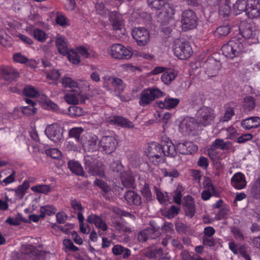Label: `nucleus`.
<instances>
[{"instance_id": "f257e3e1", "label": "nucleus", "mask_w": 260, "mask_h": 260, "mask_svg": "<svg viewBox=\"0 0 260 260\" xmlns=\"http://www.w3.org/2000/svg\"><path fill=\"white\" fill-rule=\"evenodd\" d=\"M197 121L193 118H187L182 121L179 125V131L182 133L189 134L196 131L201 125L206 126L212 124L215 117L214 110L209 107L201 108L197 113Z\"/></svg>"}, {"instance_id": "f03ea898", "label": "nucleus", "mask_w": 260, "mask_h": 260, "mask_svg": "<svg viewBox=\"0 0 260 260\" xmlns=\"http://www.w3.org/2000/svg\"><path fill=\"white\" fill-rule=\"evenodd\" d=\"M80 143L85 150H99L105 154L115 151L118 145L117 139L112 135L104 136L100 140L95 135H87L82 137Z\"/></svg>"}, {"instance_id": "7ed1b4c3", "label": "nucleus", "mask_w": 260, "mask_h": 260, "mask_svg": "<svg viewBox=\"0 0 260 260\" xmlns=\"http://www.w3.org/2000/svg\"><path fill=\"white\" fill-rule=\"evenodd\" d=\"M172 49L174 55L180 59L188 58L193 53L189 43L183 39L175 40L172 44Z\"/></svg>"}, {"instance_id": "20e7f679", "label": "nucleus", "mask_w": 260, "mask_h": 260, "mask_svg": "<svg viewBox=\"0 0 260 260\" xmlns=\"http://www.w3.org/2000/svg\"><path fill=\"white\" fill-rule=\"evenodd\" d=\"M107 50L109 55L116 59L127 60L132 57L133 54L132 48L119 43L111 45Z\"/></svg>"}, {"instance_id": "39448f33", "label": "nucleus", "mask_w": 260, "mask_h": 260, "mask_svg": "<svg viewBox=\"0 0 260 260\" xmlns=\"http://www.w3.org/2000/svg\"><path fill=\"white\" fill-rule=\"evenodd\" d=\"M243 42L234 39L222 47L223 54L226 57L233 58L238 56L243 51Z\"/></svg>"}, {"instance_id": "423d86ee", "label": "nucleus", "mask_w": 260, "mask_h": 260, "mask_svg": "<svg viewBox=\"0 0 260 260\" xmlns=\"http://www.w3.org/2000/svg\"><path fill=\"white\" fill-rule=\"evenodd\" d=\"M164 93L157 88H148L143 90L140 94L139 104L144 107L155 99L162 96Z\"/></svg>"}, {"instance_id": "0eeeda50", "label": "nucleus", "mask_w": 260, "mask_h": 260, "mask_svg": "<svg viewBox=\"0 0 260 260\" xmlns=\"http://www.w3.org/2000/svg\"><path fill=\"white\" fill-rule=\"evenodd\" d=\"M181 27L184 31L192 29L197 26V16L193 11L190 10L184 11L182 15Z\"/></svg>"}, {"instance_id": "6e6552de", "label": "nucleus", "mask_w": 260, "mask_h": 260, "mask_svg": "<svg viewBox=\"0 0 260 260\" xmlns=\"http://www.w3.org/2000/svg\"><path fill=\"white\" fill-rule=\"evenodd\" d=\"M47 137L55 143L63 139V133L60 126L57 123H53L47 126L45 131Z\"/></svg>"}, {"instance_id": "1a4fd4ad", "label": "nucleus", "mask_w": 260, "mask_h": 260, "mask_svg": "<svg viewBox=\"0 0 260 260\" xmlns=\"http://www.w3.org/2000/svg\"><path fill=\"white\" fill-rule=\"evenodd\" d=\"M110 20L116 33L120 36L125 34V28L123 19L121 15L116 12H112L110 14Z\"/></svg>"}, {"instance_id": "9d476101", "label": "nucleus", "mask_w": 260, "mask_h": 260, "mask_svg": "<svg viewBox=\"0 0 260 260\" xmlns=\"http://www.w3.org/2000/svg\"><path fill=\"white\" fill-rule=\"evenodd\" d=\"M132 35L140 46L145 45L150 40L149 32L144 27L135 28L133 30Z\"/></svg>"}, {"instance_id": "9b49d317", "label": "nucleus", "mask_w": 260, "mask_h": 260, "mask_svg": "<svg viewBox=\"0 0 260 260\" xmlns=\"http://www.w3.org/2000/svg\"><path fill=\"white\" fill-rule=\"evenodd\" d=\"M19 76L17 71L12 66H2L0 67V78L7 81H13Z\"/></svg>"}, {"instance_id": "f8f14e48", "label": "nucleus", "mask_w": 260, "mask_h": 260, "mask_svg": "<svg viewBox=\"0 0 260 260\" xmlns=\"http://www.w3.org/2000/svg\"><path fill=\"white\" fill-rule=\"evenodd\" d=\"M246 15L251 19L260 18V0H249Z\"/></svg>"}, {"instance_id": "ddd939ff", "label": "nucleus", "mask_w": 260, "mask_h": 260, "mask_svg": "<svg viewBox=\"0 0 260 260\" xmlns=\"http://www.w3.org/2000/svg\"><path fill=\"white\" fill-rule=\"evenodd\" d=\"M64 99L68 104L76 105L78 104L79 101L85 102L86 97L81 93L80 90L72 89V91L66 94Z\"/></svg>"}, {"instance_id": "4468645a", "label": "nucleus", "mask_w": 260, "mask_h": 260, "mask_svg": "<svg viewBox=\"0 0 260 260\" xmlns=\"http://www.w3.org/2000/svg\"><path fill=\"white\" fill-rule=\"evenodd\" d=\"M203 185L205 188L202 193V198L203 200L206 201L209 200L212 196H218V192L209 178H206L205 179Z\"/></svg>"}, {"instance_id": "2eb2a0df", "label": "nucleus", "mask_w": 260, "mask_h": 260, "mask_svg": "<svg viewBox=\"0 0 260 260\" xmlns=\"http://www.w3.org/2000/svg\"><path fill=\"white\" fill-rule=\"evenodd\" d=\"M177 151L182 154H192L198 149L197 145L191 142H181L177 144Z\"/></svg>"}, {"instance_id": "dca6fc26", "label": "nucleus", "mask_w": 260, "mask_h": 260, "mask_svg": "<svg viewBox=\"0 0 260 260\" xmlns=\"http://www.w3.org/2000/svg\"><path fill=\"white\" fill-rule=\"evenodd\" d=\"M107 122L111 124L117 125L122 127L133 128V123L128 119L119 116H111L106 119Z\"/></svg>"}, {"instance_id": "f3484780", "label": "nucleus", "mask_w": 260, "mask_h": 260, "mask_svg": "<svg viewBox=\"0 0 260 260\" xmlns=\"http://www.w3.org/2000/svg\"><path fill=\"white\" fill-rule=\"evenodd\" d=\"M180 100L178 98H173L167 96L163 101H158L155 103L156 106L160 109L171 110L175 108L179 103Z\"/></svg>"}, {"instance_id": "a211bd4d", "label": "nucleus", "mask_w": 260, "mask_h": 260, "mask_svg": "<svg viewBox=\"0 0 260 260\" xmlns=\"http://www.w3.org/2000/svg\"><path fill=\"white\" fill-rule=\"evenodd\" d=\"M25 30L29 35L33 36L39 42H44L48 38V35L44 31L39 28H35L31 25L27 26Z\"/></svg>"}, {"instance_id": "6ab92c4d", "label": "nucleus", "mask_w": 260, "mask_h": 260, "mask_svg": "<svg viewBox=\"0 0 260 260\" xmlns=\"http://www.w3.org/2000/svg\"><path fill=\"white\" fill-rule=\"evenodd\" d=\"M231 184L237 189L244 188L246 185L244 175L240 172L235 174L231 178Z\"/></svg>"}, {"instance_id": "aec40b11", "label": "nucleus", "mask_w": 260, "mask_h": 260, "mask_svg": "<svg viewBox=\"0 0 260 260\" xmlns=\"http://www.w3.org/2000/svg\"><path fill=\"white\" fill-rule=\"evenodd\" d=\"M161 146L164 155L170 157H174L177 152V147L175 146L173 142L167 139L162 142Z\"/></svg>"}, {"instance_id": "412c9836", "label": "nucleus", "mask_w": 260, "mask_h": 260, "mask_svg": "<svg viewBox=\"0 0 260 260\" xmlns=\"http://www.w3.org/2000/svg\"><path fill=\"white\" fill-rule=\"evenodd\" d=\"M55 45L58 52L63 55H66L69 50L67 39L63 36L57 35L55 40Z\"/></svg>"}, {"instance_id": "4be33fe9", "label": "nucleus", "mask_w": 260, "mask_h": 260, "mask_svg": "<svg viewBox=\"0 0 260 260\" xmlns=\"http://www.w3.org/2000/svg\"><path fill=\"white\" fill-rule=\"evenodd\" d=\"M87 221L90 223L94 224L97 228L103 231L107 229L106 223L99 216L95 214L88 215L87 217Z\"/></svg>"}, {"instance_id": "5701e85b", "label": "nucleus", "mask_w": 260, "mask_h": 260, "mask_svg": "<svg viewBox=\"0 0 260 260\" xmlns=\"http://www.w3.org/2000/svg\"><path fill=\"white\" fill-rule=\"evenodd\" d=\"M254 27L249 23H242L240 27L241 36L245 39H251L254 35Z\"/></svg>"}, {"instance_id": "b1692460", "label": "nucleus", "mask_w": 260, "mask_h": 260, "mask_svg": "<svg viewBox=\"0 0 260 260\" xmlns=\"http://www.w3.org/2000/svg\"><path fill=\"white\" fill-rule=\"evenodd\" d=\"M242 127L246 129L256 128L260 126V118L258 117H251L242 121Z\"/></svg>"}, {"instance_id": "393cba45", "label": "nucleus", "mask_w": 260, "mask_h": 260, "mask_svg": "<svg viewBox=\"0 0 260 260\" xmlns=\"http://www.w3.org/2000/svg\"><path fill=\"white\" fill-rule=\"evenodd\" d=\"M80 57L82 56L84 58H96L97 53L90 48H87L84 46H80L76 48Z\"/></svg>"}, {"instance_id": "a878e982", "label": "nucleus", "mask_w": 260, "mask_h": 260, "mask_svg": "<svg viewBox=\"0 0 260 260\" xmlns=\"http://www.w3.org/2000/svg\"><path fill=\"white\" fill-rule=\"evenodd\" d=\"M124 197L127 203L130 205H139L141 203V197L133 191H127Z\"/></svg>"}, {"instance_id": "bb28decb", "label": "nucleus", "mask_w": 260, "mask_h": 260, "mask_svg": "<svg viewBox=\"0 0 260 260\" xmlns=\"http://www.w3.org/2000/svg\"><path fill=\"white\" fill-rule=\"evenodd\" d=\"M56 211V208L52 205L41 206L39 210L42 219H44L46 216H51L55 214Z\"/></svg>"}, {"instance_id": "cd10ccee", "label": "nucleus", "mask_w": 260, "mask_h": 260, "mask_svg": "<svg viewBox=\"0 0 260 260\" xmlns=\"http://www.w3.org/2000/svg\"><path fill=\"white\" fill-rule=\"evenodd\" d=\"M61 83L63 88L69 91H72V89L80 90L78 82L70 77L63 78Z\"/></svg>"}, {"instance_id": "c85d7f7f", "label": "nucleus", "mask_w": 260, "mask_h": 260, "mask_svg": "<svg viewBox=\"0 0 260 260\" xmlns=\"http://www.w3.org/2000/svg\"><path fill=\"white\" fill-rule=\"evenodd\" d=\"M162 152L163 150H162L161 146L156 142H152L149 144L145 151L147 157L152 156V155L154 154H157Z\"/></svg>"}, {"instance_id": "c756f323", "label": "nucleus", "mask_w": 260, "mask_h": 260, "mask_svg": "<svg viewBox=\"0 0 260 260\" xmlns=\"http://www.w3.org/2000/svg\"><path fill=\"white\" fill-rule=\"evenodd\" d=\"M186 203L185 205V211L186 215L192 217L195 212L194 204L192 197L187 196L185 198Z\"/></svg>"}, {"instance_id": "7c9ffc66", "label": "nucleus", "mask_w": 260, "mask_h": 260, "mask_svg": "<svg viewBox=\"0 0 260 260\" xmlns=\"http://www.w3.org/2000/svg\"><path fill=\"white\" fill-rule=\"evenodd\" d=\"M248 2L249 0H237L233 6L235 13L238 15L243 11H245L246 13Z\"/></svg>"}, {"instance_id": "2f4dec72", "label": "nucleus", "mask_w": 260, "mask_h": 260, "mask_svg": "<svg viewBox=\"0 0 260 260\" xmlns=\"http://www.w3.org/2000/svg\"><path fill=\"white\" fill-rule=\"evenodd\" d=\"M221 3L217 5L219 7V13L223 16H228L231 13V7L229 6L230 0H220Z\"/></svg>"}, {"instance_id": "473e14b6", "label": "nucleus", "mask_w": 260, "mask_h": 260, "mask_svg": "<svg viewBox=\"0 0 260 260\" xmlns=\"http://www.w3.org/2000/svg\"><path fill=\"white\" fill-rule=\"evenodd\" d=\"M70 170L77 175L83 176L84 171L81 165L76 161L71 160L68 162Z\"/></svg>"}, {"instance_id": "72a5a7b5", "label": "nucleus", "mask_w": 260, "mask_h": 260, "mask_svg": "<svg viewBox=\"0 0 260 260\" xmlns=\"http://www.w3.org/2000/svg\"><path fill=\"white\" fill-rule=\"evenodd\" d=\"M22 250L23 253L25 254L29 255L30 257L32 259H36L37 258L39 255V251L37 250L34 246L31 245L23 246Z\"/></svg>"}, {"instance_id": "f704fd0d", "label": "nucleus", "mask_w": 260, "mask_h": 260, "mask_svg": "<svg viewBox=\"0 0 260 260\" xmlns=\"http://www.w3.org/2000/svg\"><path fill=\"white\" fill-rule=\"evenodd\" d=\"M40 103L41 106L48 110H57L58 109V106L50 101L46 96L42 95L41 98Z\"/></svg>"}, {"instance_id": "c9c22d12", "label": "nucleus", "mask_w": 260, "mask_h": 260, "mask_svg": "<svg viewBox=\"0 0 260 260\" xmlns=\"http://www.w3.org/2000/svg\"><path fill=\"white\" fill-rule=\"evenodd\" d=\"M66 55L69 60L73 64H79L81 61L80 57L76 48L69 50Z\"/></svg>"}, {"instance_id": "e433bc0d", "label": "nucleus", "mask_w": 260, "mask_h": 260, "mask_svg": "<svg viewBox=\"0 0 260 260\" xmlns=\"http://www.w3.org/2000/svg\"><path fill=\"white\" fill-rule=\"evenodd\" d=\"M177 76V73L173 70H168L165 72L161 77L162 81L166 84H170Z\"/></svg>"}, {"instance_id": "4c0bfd02", "label": "nucleus", "mask_w": 260, "mask_h": 260, "mask_svg": "<svg viewBox=\"0 0 260 260\" xmlns=\"http://www.w3.org/2000/svg\"><path fill=\"white\" fill-rule=\"evenodd\" d=\"M12 44V39L0 27V44L5 47L10 46Z\"/></svg>"}, {"instance_id": "58836bf2", "label": "nucleus", "mask_w": 260, "mask_h": 260, "mask_svg": "<svg viewBox=\"0 0 260 260\" xmlns=\"http://www.w3.org/2000/svg\"><path fill=\"white\" fill-rule=\"evenodd\" d=\"M21 222H27V221L21 213H17L15 217H9L6 220V222L12 225H19Z\"/></svg>"}, {"instance_id": "ea45409f", "label": "nucleus", "mask_w": 260, "mask_h": 260, "mask_svg": "<svg viewBox=\"0 0 260 260\" xmlns=\"http://www.w3.org/2000/svg\"><path fill=\"white\" fill-rule=\"evenodd\" d=\"M31 190L36 193L47 194L51 190L50 185L46 184H39L33 186L31 187Z\"/></svg>"}, {"instance_id": "a19ab883", "label": "nucleus", "mask_w": 260, "mask_h": 260, "mask_svg": "<svg viewBox=\"0 0 260 260\" xmlns=\"http://www.w3.org/2000/svg\"><path fill=\"white\" fill-rule=\"evenodd\" d=\"M153 232L154 230L151 228H149L143 230L138 234V240L140 242H144L149 237H151V238H154V237L151 235V234L153 233Z\"/></svg>"}, {"instance_id": "79ce46f5", "label": "nucleus", "mask_w": 260, "mask_h": 260, "mask_svg": "<svg viewBox=\"0 0 260 260\" xmlns=\"http://www.w3.org/2000/svg\"><path fill=\"white\" fill-rule=\"evenodd\" d=\"M230 31V28L229 25H222L219 26L214 31V36L218 38L225 37L228 35Z\"/></svg>"}, {"instance_id": "37998d69", "label": "nucleus", "mask_w": 260, "mask_h": 260, "mask_svg": "<svg viewBox=\"0 0 260 260\" xmlns=\"http://www.w3.org/2000/svg\"><path fill=\"white\" fill-rule=\"evenodd\" d=\"M86 169L92 175H97L98 173L94 170L92 158L89 156H86L84 158Z\"/></svg>"}, {"instance_id": "c03bdc74", "label": "nucleus", "mask_w": 260, "mask_h": 260, "mask_svg": "<svg viewBox=\"0 0 260 260\" xmlns=\"http://www.w3.org/2000/svg\"><path fill=\"white\" fill-rule=\"evenodd\" d=\"M125 173H120L122 183L125 187H131L133 185L134 178L129 174L127 175V177H125Z\"/></svg>"}, {"instance_id": "a18cd8bd", "label": "nucleus", "mask_w": 260, "mask_h": 260, "mask_svg": "<svg viewBox=\"0 0 260 260\" xmlns=\"http://www.w3.org/2000/svg\"><path fill=\"white\" fill-rule=\"evenodd\" d=\"M150 161L155 165H158L165 161V156L162 152L148 157Z\"/></svg>"}, {"instance_id": "49530a36", "label": "nucleus", "mask_w": 260, "mask_h": 260, "mask_svg": "<svg viewBox=\"0 0 260 260\" xmlns=\"http://www.w3.org/2000/svg\"><path fill=\"white\" fill-rule=\"evenodd\" d=\"M116 77L107 75L103 78V86L108 90L112 89Z\"/></svg>"}, {"instance_id": "de8ad7c7", "label": "nucleus", "mask_w": 260, "mask_h": 260, "mask_svg": "<svg viewBox=\"0 0 260 260\" xmlns=\"http://www.w3.org/2000/svg\"><path fill=\"white\" fill-rule=\"evenodd\" d=\"M213 147L216 149H226L230 146V144L228 141H224L222 139H216L212 144Z\"/></svg>"}, {"instance_id": "09e8293b", "label": "nucleus", "mask_w": 260, "mask_h": 260, "mask_svg": "<svg viewBox=\"0 0 260 260\" xmlns=\"http://www.w3.org/2000/svg\"><path fill=\"white\" fill-rule=\"evenodd\" d=\"M114 82L112 89H114L115 92L120 93L124 90L125 85L121 79L116 77Z\"/></svg>"}, {"instance_id": "8fccbe9b", "label": "nucleus", "mask_w": 260, "mask_h": 260, "mask_svg": "<svg viewBox=\"0 0 260 260\" xmlns=\"http://www.w3.org/2000/svg\"><path fill=\"white\" fill-rule=\"evenodd\" d=\"M64 246V250L66 252L69 251H76L78 250V248L75 246L72 241L70 239H64L63 241Z\"/></svg>"}, {"instance_id": "3c124183", "label": "nucleus", "mask_w": 260, "mask_h": 260, "mask_svg": "<svg viewBox=\"0 0 260 260\" xmlns=\"http://www.w3.org/2000/svg\"><path fill=\"white\" fill-rule=\"evenodd\" d=\"M71 206L75 212L78 214V219H79L80 215H83L84 211L83 208L82 207L81 204L76 200L71 201Z\"/></svg>"}, {"instance_id": "603ef678", "label": "nucleus", "mask_w": 260, "mask_h": 260, "mask_svg": "<svg viewBox=\"0 0 260 260\" xmlns=\"http://www.w3.org/2000/svg\"><path fill=\"white\" fill-rule=\"evenodd\" d=\"M23 93L25 95L30 98H35L38 94V91L33 86H28L24 88Z\"/></svg>"}, {"instance_id": "864d4df0", "label": "nucleus", "mask_w": 260, "mask_h": 260, "mask_svg": "<svg viewBox=\"0 0 260 260\" xmlns=\"http://www.w3.org/2000/svg\"><path fill=\"white\" fill-rule=\"evenodd\" d=\"M83 129L81 127H76L71 128L69 132V136L71 137H74L79 142L80 136L83 133Z\"/></svg>"}, {"instance_id": "5fc2aeb1", "label": "nucleus", "mask_w": 260, "mask_h": 260, "mask_svg": "<svg viewBox=\"0 0 260 260\" xmlns=\"http://www.w3.org/2000/svg\"><path fill=\"white\" fill-rule=\"evenodd\" d=\"M154 189L157 196V199L160 203H165L169 200V196L167 193H164L156 187H155Z\"/></svg>"}, {"instance_id": "6e6d98bb", "label": "nucleus", "mask_w": 260, "mask_h": 260, "mask_svg": "<svg viewBox=\"0 0 260 260\" xmlns=\"http://www.w3.org/2000/svg\"><path fill=\"white\" fill-rule=\"evenodd\" d=\"M69 112L72 116H81L84 114L83 109L77 106H71L69 108Z\"/></svg>"}, {"instance_id": "4d7b16f0", "label": "nucleus", "mask_w": 260, "mask_h": 260, "mask_svg": "<svg viewBox=\"0 0 260 260\" xmlns=\"http://www.w3.org/2000/svg\"><path fill=\"white\" fill-rule=\"evenodd\" d=\"M255 106L254 101L250 96H246L244 99V106L245 110L250 111L253 109Z\"/></svg>"}, {"instance_id": "13d9d810", "label": "nucleus", "mask_w": 260, "mask_h": 260, "mask_svg": "<svg viewBox=\"0 0 260 260\" xmlns=\"http://www.w3.org/2000/svg\"><path fill=\"white\" fill-rule=\"evenodd\" d=\"M60 76L58 70H54L46 75V78L48 80H50V83H53L57 81Z\"/></svg>"}, {"instance_id": "bf43d9fd", "label": "nucleus", "mask_w": 260, "mask_h": 260, "mask_svg": "<svg viewBox=\"0 0 260 260\" xmlns=\"http://www.w3.org/2000/svg\"><path fill=\"white\" fill-rule=\"evenodd\" d=\"M55 20L56 23L62 27H66L70 24L69 20L61 14H57Z\"/></svg>"}, {"instance_id": "052dcab7", "label": "nucleus", "mask_w": 260, "mask_h": 260, "mask_svg": "<svg viewBox=\"0 0 260 260\" xmlns=\"http://www.w3.org/2000/svg\"><path fill=\"white\" fill-rule=\"evenodd\" d=\"M94 184L99 186L105 193H108L110 192V187L103 181L96 179L94 181Z\"/></svg>"}, {"instance_id": "680f3d73", "label": "nucleus", "mask_w": 260, "mask_h": 260, "mask_svg": "<svg viewBox=\"0 0 260 260\" xmlns=\"http://www.w3.org/2000/svg\"><path fill=\"white\" fill-rule=\"evenodd\" d=\"M251 193L255 198L260 199V179L256 180L252 186Z\"/></svg>"}, {"instance_id": "e2e57ef3", "label": "nucleus", "mask_w": 260, "mask_h": 260, "mask_svg": "<svg viewBox=\"0 0 260 260\" xmlns=\"http://www.w3.org/2000/svg\"><path fill=\"white\" fill-rule=\"evenodd\" d=\"M13 59L14 62L20 63H25L28 61V58L20 52L15 53Z\"/></svg>"}, {"instance_id": "0e129e2a", "label": "nucleus", "mask_w": 260, "mask_h": 260, "mask_svg": "<svg viewBox=\"0 0 260 260\" xmlns=\"http://www.w3.org/2000/svg\"><path fill=\"white\" fill-rule=\"evenodd\" d=\"M141 191L142 196L146 199L147 201H150L152 200V194L147 184H145L144 185Z\"/></svg>"}, {"instance_id": "69168bd1", "label": "nucleus", "mask_w": 260, "mask_h": 260, "mask_svg": "<svg viewBox=\"0 0 260 260\" xmlns=\"http://www.w3.org/2000/svg\"><path fill=\"white\" fill-rule=\"evenodd\" d=\"M84 217L83 215H80L79 217V221L80 231L83 234H88L90 231L89 227L88 225L84 224Z\"/></svg>"}, {"instance_id": "338daca9", "label": "nucleus", "mask_w": 260, "mask_h": 260, "mask_svg": "<svg viewBox=\"0 0 260 260\" xmlns=\"http://www.w3.org/2000/svg\"><path fill=\"white\" fill-rule=\"evenodd\" d=\"M36 110L37 109L34 107V105H28L21 108L22 113L26 116L34 115L36 113Z\"/></svg>"}, {"instance_id": "774afa93", "label": "nucleus", "mask_w": 260, "mask_h": 260, "mask_svg": "<svg viewBox=\"0 0 260 260\" xmlns=\"http://www.w3.org/2000/svg\"><path fill=\"white\" fill-rule=\"evenodd\" d=\"M46 154L52 158L58 159L61 156V152L56 148H51L46 150Z\"/></svg>"}]
</instances>
